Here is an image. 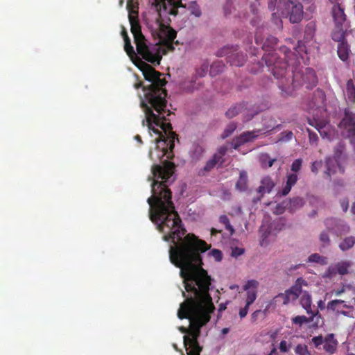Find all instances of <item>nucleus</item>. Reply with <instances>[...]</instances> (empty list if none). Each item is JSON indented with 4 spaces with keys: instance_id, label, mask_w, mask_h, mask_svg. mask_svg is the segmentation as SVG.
<instances>
[{
    "instance_id": "obj_1",
    "label": "nucleus",
    "mask_w": 355,
    "mask_h": 355,
    "mask_svg": "<svg viewBox=\"0 0 355 355\" xmlns=\"http://www.w3.org/2000/svg\"><path fill=\"white\" fill-rule=\"evenodd\" d=\"M162 159V158L161 159ZM162 161V164H153L151 172L152 196L147 200L150 205V218L157 225V229L164 234L163 239L166 241H171L174 246L169 250L170 260L176 267L180 268V275L183 279L184 287L196 280V276L207 271L202 268L200 254L209 248L207 243L193 234L186 233L181 218L175 211L172 201V192L168 189L175 165L168 160Z\"/></svg>"
},
{
    "instance_id": "obj_2",
    "label": "nucleus",
    "mask_w": 355,
    "mask_h": 355,
    "mask_svg": "<svg viewBox=\"0 0 355 355\" xmlns=\"http://www.w3.org/2000/svg\"><path fill=\"white\" fill-rule=\"evenodd\" d=\"M211 279L207 271L196 276V280L186 286L185 290L189 294L187 295L182 291L185 300L181 303L178 311L180 319L189 320V336H184V345L188 355H200L202 348L198 342L200 328L205 325L211 318V313L215 307L209 294Z\"/></svg>"
},
{
    "instance_id": "obj_3",
    "label": "nucleus",
    "mask_w": 355,
    "mask_h": 355,
    "mask_svg": "<svg viewBox=\"0 0 355 355\" xmlns=\"http://www.w3.org/2000/svg\"><path fill=\"white\" fill-rule=\"evenodd\" d=\"M182 1L159 0L156 1L158 17L155 21V32L162 44L163 48L157 44H151L146 40L141 33L137 17H135L131 14L135 0L127 1V9L129 11V21L131 26L130 31L134 37L137 51L146 61L153 64H159L162 54L174 51L173 44L177 33L170 26L171 20L169 16L175 17L178 15V8L183 6Z\"/></svg>"
},
{
    "instance_id": "obj_4",
    "label": "nucleus",
    "mask_w": 355,
    "mask_h": 355,
    "mask_svg": "<svg viewBox=\"0 0 355 355\" xmlns=\"http://www.w3.org/2000/svg\"><path fill=\"white\" fill-rule=\"evenodd\" d=\"M150 84L148 86H143L141 82H139L134 85L135 89L142 87L143 92L144 93V88L148 87L150 86L152 83L149 81ZM165 85H163L162 89L164 91V100L165 105L162 107V110H157L150 103H146V106L150 109L152 114V116L148 119L144 108L141 105L143 96H140V106L145 114V119L142 120V125L144 126L146 123L148 129L152 130L154 133L159 135L157 139H156V144L153 150H150L149 152V157L153 162H157L161 160L162 158L166 157L167 159H173L174 157L173 148L175 147V140L178 139V135L173 131L172 125L170 123V120L167 119L165 113L167 112V116L171 114L169 110H166L167 101L166 97L167 92L165 89Z\"/></svg>"
},
{
    "instance_id": "obj_5",
    "label": "nucleus",
    "mask_w": 355,
    "mask_h": 355,
    "mask_svg": "<svg viewBox=\"0 0 355 355\" xmlns=\"http://www.w3.org/2000/svg\"><path fill=\"white\" fill-rule=\"evenodd\" d=\"M124 50L135 64L142 71L144 78L152 83L150 87L144 88V97L141 102V105L149 119L153 115L150 109L146 106V103H150L157 110H162L165 105L164 91L162 87L166 84V81L164 78H161L163 76L162 73L157 71L153 67L142 61L137 56L131 45L129 37H126L124 41Z\"/></svg>"
},
{
    "instance_id": "obj_6",
    "label": "nucleus",
    "mask_w": 355,
    "mask_h": 355,
    "mask_svg": "<svg viewBox=\"0 0 355 355\" xmlns=\"http://www.w3.org/2000/svg\"><path fill=\"white\" fill-rule=\"evenodd\" d=\"M263 58L268 67H272L271 72L278 80V87L286 95H291L298 87L305 85L306 89H311L318 83V78L313 69L295 67L292 69V74L288 76L287 68L290 66L289 62H279L282 65H279V62H274L273 60L276 58L274 53L267 54Z\"/></svg>"
},
{
    "instance_id": "obj_7",
    "label": "nucleus",
    "mask_w": 355,
    "mask_h": 355,
    "mask_svg": "<svg viewBox=\"0 0 355 355\" xmlns=\"http://www.w3.org/2000/svg\"><path fill=\"white\" fill-rule=\"evenodd\" d=\"M263 28H259L255 33V42L257 44L262 45V49L266 51L262 57V60L266 62L263 57L267 54L274 53L276 55V58L273 60L274 62H291L295 60L296 55L286 46H281L279 51L284 54V58H280L277 53L274 51L275 46L277 44V39L272 35L267 37L265 40L262 37V32ZM279 65L282 64L279 63Z\"/></svg>"
},
{
    "instance_id": "obj_8",
    "label": "nucleus",
    "mask_w": 355,
    "mask_h": 355,
    "mask_svg": "<svg viewBox=\"0 0 355 355\" xmlns=\"http://www.w3.org/2000/svg\"><path fill=\"white\" fill-rule=\"evenodd\" d=\"M266 106L263 107H256L255 105H250L248 103H241L231 107L225 113V115L229 119H232L239 113H243L244 121H248L251 120L255 115L262 112L266 109Z\"/></svg>"
},
{
    "instance_id": "obj_9",
    "label": "nucleus",
    "mask_w": 355,
    "mask_h": 355,
    "mask_svg": "<svg viewBox=\"0 0 355 355\" xmlns=\"http://www.w3.org/2000/svg\"><path fill=\"white\" fill-rule=\"evenodd\" d=\"M217 56H225L228 62L232 66L241 67L246 60V55L238 51L237 46H226L217 52Z\"/></svg>"
},
{
    "instance_id": "obj_10",
    "label": "nucleus",
    "mask_w": 355,
    "mask_h": 355,
    "mask_svg": "<svg viewBox=\"0 0 355 355\" xmlns=\"http://www.w3.org/2000/svg\"><path fill=\"white\" fill-rule=\"evenodd\" d=\"M338 127L346 131V137L349 138L352 143H355V111L349 107L345 108L343 116Z\"/></svg>"
},
{
    "instance_id": "obj_11",
    "label": "nucleus",
    "mask_w": 355,
    "mask_h": 355,
    "mask_svg": "<svg viewBox=\"0 0 355 355\" xmlns=\"http://www.w3.org/2000/svg\"><path fill=\"white\" fill-rule=\"evenodd\" d=\"M293 23L300 22L303 17V6L297 1H288L285 4V11L282 12Z\"/></svg>"
},
{
    "instance_id": "obj_12",
    "label": "nucleus",
    "mask_w": 355,
    "mask_h": 355,
    "mask_svg": "<svg viewBox=\"0 0 355 355\" xmlns=\"http://www.w3.org/2000/svg\"><path fill=\"white\" fill-rule=\"evenodd\" d=\"M275 185V184L270 177L266 176L262 178L260 186L256 190L259 196L254 198L252 199V202L254 203L259 202L266 193H269L272 191Z\"/></svg>"
},
{
    "instance_id": "obj_13",
    "label": "nucleus",
    "mask_w": 355,
    "mask_h": 355,
    "mask_svg": "<svg viewBox=\"0 0 355 355\" xmlns=\"http://www.w3.org/2000/svg\"><path fill=\"white\" fill-rule=\"evenodd\" d=\"M260 130L247 131L241 133L239 136L234 138L232 141V146L234 149H238L242 145L252 141L258 137Z\"/></svg>"
},
{
    "instance_id": "obj_14",
    "label": "nucleus",
    "mask_w": 355,
    "mask_h": 355,
    "mask_svg": "<svg viewBox=\"0 0 355 355\" xmlns=\"http://www.w3.org/2000/svg\"><path fill=\"white\" fill-rule=\"evenodd\" d=\"M259 282L257 280H248L243 286V290L246 291V303L248 306H250L257 299V288Z\"/></svg>"
},
{
    "instance_id": "obj_15",
    "label": "nucleus",
    "mask_w": 355,
    "mask_h": 355,
    "mask_svg": "<svg viewBox=\"0 0 355 355\" xmlns=\"http://www.w3.org/2000/svg\"><path fill=\"white\" fill-rule=\"evenodd\" d=\"M352 265L353 263L351 261H341L336 263L334 266H329L328 268V272L331 275H347L349 273V268L352 266Z\"/></svg>"
},
{
    "instance_id": "obj_16",
    "label": "nucleus",
    "mask_w": 355,
    "mask_h": 355,
    "mask_svg": "<svg viewBox=\"0 0 355 355\" xmlns=\"http://www.w3.org/2000/svg\"><path fill=\"white\" fill-rule=\"evenodd\" d=\"M326 171L325 174L330 178L331 175L334 174L337 170H339L342 173L344 169L341 167L339 161L336 159L327 157L325 160Z\"/></svg>"
},
{
    "instance_id": "obj_17",
    "label": "nucleus",
    "mask_w": 355,
    "mask_h": 355,
    "mask_svg": "<svg viewBox=\"0 0 355 355\" xmlns=\"http://www.w3.org/2000/svg\"><path fill=\"white\" fill-rule=\"evenodd\" d=\"M300 304L306 310V312L309 315L315 314V316L317 315L319 312L318 311H313L311 308L312 304V298L311 295L308 292H304L301 296L300 300Z\"/></svg>"
},
{
    "instance_id": "obj_18",
    "label": "nucleus",
    "mask_w": 355,
    "mask_h": 355,
    "mask_svg": "<svg viewBox=\"0 0 355 355\" xmlns=\"http://www.w3.org/2000/svg\"><path fill=\"white\" fill-rule=\"evenodd\" d=\"M284 227V223L282 218H278L272 221V223H271V224L270 225L269 231L266 232L262 235L263 239L262 241L260 242L261 245L263 246V245L267 244V243L265 241V239L267 238L268 235L272 232V231H280L283 229Z\"/></svg>"
},
{
    "instance_id": "obj_19",
    "label": "nucleus",
    "mask_w": 355,
    "mask_h": 355,
    "mask_svg": "<svg viewBox=\"0 0 355 355\" xmlns=\"http://www.w3.org/2000/svg\"><path fill=\"white\" fill-rule=\"evenodd\" d=\"M332 15L336 25L343 26L346 21V15L339 4L334 5L332 8Z\"/></svg>"
},
{
    "instance_id": "obj_20",
    "label": "nucleus",
    "mask_w": 355,
    "mask_h": 355,
    "mask_svg": "<svg viewBox=\"0 0 355 355\" xmlns=\"http://www.w3.org/2000/svg\"><path fill=\"white\" fill-rule=\"evenodd\" d=\"M337 340L334 338L333 334L327 335L324 341L323 349L329 354H333L336 349Z\"/></svg>"
},
{
    "instance_id": "obj_21",
    "label": "nucleus",
    "mask_w": 355,
    "mask_h": 355,
    "mask_svg": "<svg viewBox=\"0 0 355 355\" xmlns=\"http://www.w3.org/2000/svg\"><path fill=\"white\" fill-rule=\"evenodd\" d=\"M350 52L349 46L347 41L341 42L338 44V50L337 53L339 58L345 62L347 61L349 58V55Z\"/></svg>"
},
{
    "instance_id": "obj_22",
    "label": "nucleus",
    "mask_w": 355,
    "mask_h": 355,
    "mask_svg": "<svg viewBox=\"0 0 355 355\" xmlns=\"http://www.w3.org/2000/svg\"><path fill=\"white\" fill-rule=\"evenodd\" d=\"M308 123L310 125L317 129L321 136L323 135V133L326 134L324 131H322L327 124V121L326 119H318L314 116L313 119H308Z\"/></svg>"
},
{
    "instance_id": "obj_23",
    "label": "nucleus",
    "mask_w": 355,
    "mask_h": 355,
    "mask_svg": "<svg viewBox=\"0 0 355 355\" xmlns=\"http://www.w3.org/2000/svg\"><path fill=\"white\" fill-rule=\"evenodd\" d=\"M331 38L338 44L346 41L345 31H344L343 26L335 25V28L331 33Z\"/></svg>"
},
{
    "instance_id": "obj_24",
    "label": "nucleus",
    "mask_w": 355,
    "mask_h": 355,
    "mask_svg": "<svg viewBox=\"0 0 355 355\" xmlns=\"http://www.w3.org/2000/svg\"><path fill=\"white\" fill-rule=\"evenodd\" d=\"M286 178L287 180L286 185L284 186L282 191V196H286L287 194H288L292 187L296 184L298 180L297 175L296 173L288 174Z\"/></svg>"
},
{
    "instance_id": "obj_25",
    "label": "nucleus",
    "mask_w": 355,
    "mask_h": 355,
    "mask_svg": "<svg viewBox=\"0 0 355 355\" xmlns=\"http://www.w3.org/2000/svg\"><path fill=\"white\" fill-rule=\"evenodd\" d=\"M235 187L241 192L246 191L248 189V174L246 171H242L240 172Z\"/></svg>"
},
{
    "instance_id": "obj_26",
    "label": "nucleus",
    "mask_w": 355,
    "mask_h": 355,
    "mask_svg": "<svg viewBox=\"0 0 355 355\" xmlns=\"http://www.w3.org/2000/svg\"><path fill=\"white\" fill-rule=\"evenodd\" d=\"M306 282L302 277H299L288 290L299 297L302 291V286H306Z\"/></svg>"
},
{
    "instance_id": "obj_27",
    "label": "nucleus",
    "mask_w": 355,
    "mask_h": 355,
    "mask_svg": "<svg viewBox=\"0 0 355 355\" xmlns=\"http://www.w3.org/2000/svg\"><path fill=\"white\" fill-rule=\"evenodd\" d=\"M355 245V237L347 236L345 237L339 244V248L343 251L345 252L353 248Z\"/></svg>"
},
{
    "instance_id": "obj_28",
    "label": "nucleus",
    "mask_w": 355,
    "mask_h": 355,
    "mask_svg": "<svg viewBox=\"0 0 355 355\" xmlns=\"http://www.w3.org/2000/svg\"><path fill=\"white\" fill-rule=\"evenodd\" d=\"M225 65L220 61H216L210 66L209 74L211 76H215L223 72Z\"/></svg>"
},
{
    "instance_id": "obj_29",
    "label": "nucleus",
    "mask_w": 355,
    "mask_h": 355,
    "mask_svg": "<svg viewBox=\"0 0 355 355\" xmlns=\"http://www.w3.org/2000/svg\"><path fill=\"white\" fill-rule=\"evenodd\" d=\"M309 318L305 315H297L292 318V322L293 324H298L302 326L304 323H309L313 320L315 317V314L309 315Z\"/></svg>"
},
{
    "instance_id": "obj_30",
    "label": "nucleus",
    "mask_w": 355,
    "mask_h": 355,
    "mask_svg": "<svg viewBox=\"0 0 355 355\" xmlns=\"http://www.w3.org/2000/svg\"><path fill=\"white\" fill-rule=\"evenodd\" d=\"M182 4L183 6H185V7L182 6V8H187L191 11V14L196 17H200L201 15V10L196 1H191L188 5L183 3ZM180 8V7H178V9Z\"/></svg>"
},
{
    "instance_id": "obj_31",
    "label": "nucleus",
    "mask_w": 355,
    "mask_h": 355,
    "mask_svg": "<svg viewBox=\"0 0 355 355\" xmlns=\"http://www.w3.org/2000/svg\"><path fill=\"white\" fill-rule=\"evenodd\" d=\"M276 159H271L268 154L261 155L260 157V162L262 167L270 168L276 162Z\"/></svg>"
},
{
    "instance_id": "obj_32",
    "label": "nucleus",
    "mask_w": 355,
    "mask_h": 355,
    "mask_svg": "<svg viewBox=\"0 0 355 355\" xmlns=\"http://www.w3.org/2000/svg\"><path fill=\"white\" fill-rule=\"evenodd\" d=\"M347 93L349 100L352 103H355V86L352 80L347 81Z\"/></svg>"
},
{
    "instance_id": "obj_33",
    "label": "nucleus",
    "mask_w": 355,
    "mask_h": 355,
    "mask_svg": "<svg viewBox=\"0 0 355 355\" xmlns=\"http://www.w3.org/2000/svg\"><path fill=\"white\" fill-rule=\"evenodd\" d=\"M304 200L300 197H295L291 200L289 208L291 210H296L302 207L304 205Z\"/></svg>"
},
{
    "instance_id": "obj_34",
    "label": "nucleus",
    "mask_w": 355,
    "mask_h": 355,
    "mask_svg": "<svg viewBox=\"0 0 355 355\" xmlns=\"http://www.w3.org/2000/svg\"><path fill=\"white\" fill-rule=\"evenodd\" d=\"M219 221L220 223L225 225V229L230 232V235H233L234 229L231 225L228 217L226 215H222L219 218Z\"/></svg>"
},
{
    "instance_id": "obj_35",
    "label": "nucleus",
    "mask_w": 355,
    "mask_h": 355,
    "mask_svg": "<svg viewBox=\"0 0 355 355\" xmlns=\"http://www.w3.org/2000/svg\"><path fill=\"white\" fill-rule=\"evenodd\" d=\"M218 163H220V162L217 159V157H214L213 155L212 158L209 159L204 168H203V171H206V172H209L211 170H212L215 166L216 165L218 164Z\"/></svg>"
},
{
    "instance_id": "obj_36",
    "label": "nucleus",
    "mask_w": 355,
    "mask_h": 355,
    "mask_svg": "<svg viewBox=\"0 0 355 355\" xmlns=\"http://www.w3.org/2000/svg\"><path fill=\"white\" fill-rule=\"evenodd\" d=\"M295 352L297 355H311V352L305 344H298L295 348Z\"/></svg>"
},
{
    "instance_id": "obj_37",
    "label": "nucleus",
    "mask_w": 355,
    "mask_h": 355,
    "mask_svg": "<svg viewBox=\"0 0 355 355\" xmlns=\"http://www.w3.org/2000/svg\"><path fill=\"white\" fill-rule=\"evenodd\" d=\"M308 262L325 263V258L318 253L311 254L308 258Z\"/></svg>"
},
{
    "instance_id": "obj_38",
    "label": "nucleus",
    "mask_w": 355,
    "mask_h": 355,
    "mask_svg": "<svg viewBox=\"0 0 355 355\" xmlns=\"http://www.w3.org/2000/svg\"><path fill=\"white\" fill-rule=\"evenodd\" d=\"M209 64L207 62H205L202 64L200 67L196 70V74L198 77H204L207 74Z\"/></svg>"
},
{
    "instance_id": "obj_39",
    "label": "nucleus",
    "mask_w": 355,
    "mask_h": 355,
    "mask_svg": "<svg viewBox=\"0 0 355 355\" xmlns=\"http://www.w3.org/2000/svg\"><path fill=\"white\" fill-rule=\"evenodd\" d=\"M227 151V148L226 146H220L214 156L217 157V159L220 162V164H222L224 162L223 157Z\"/></svg>"
},
{
    "instance_id": "obj_40",
    "label": "nucleus",
    "mask_w": 355,
    "mask_h": 355,
    "mask_svg": "<svg viewBox=\"0 0 355 355\" xmlns=\"http://www.w3.org/2000/svg\"><path fill=\"white\" fill-rule=\"evenodd\" d=\"M236 125L235 123H230L224 130L223 133L221 135V137L223 139H225V138L228 137L234 132V131L236 130Z\"/></svg>"
},
{
    "instance_id": "obj_41",
    "label": "nucleus",
    "mask_w": 355,
    "mask_h": 355,
    "mask_svg": "<svg viewBox=\"0 0 355 355\" xmlns=\"http://www.w3.org/2000/svg\"><path fill=\"white\" fill-rule=\"evenodd\" d=\"M345 303L342 300H334L328 302L327 308L329 310L335 311L338 304Z\"/></svg>"
},
{
    "instance_id": "obj_42",
    "label": "nucleus",
    "mask_w": 355,
    "mask_h": 355,
    "mask_svg": "<svg viewBox=\"0 0 355 355\" xmlns=\"http://www.w3.org/2000/svg\"><path fill=\"white\" fill-rule=\"evenodd\" d=\"M302 159H296L294 160L291 164V171L296 173L299 171H300L302 168Z\"/></svg>"
},
{
    "instance_id": "obj_43",
    "label": "nucleus",
    "mask_w": 355,
    "mask_h": 355,
    "mask_svg": "<svg viewBox=\"0 0 355 355\" xmlns=\"http://www.w3.org/2000/svg\"><path fill=\"white\" fill-rule=\"evenodd\" d=\"M343 150V146L341 144L338 145L334 150V157H331L332 159H336L338 161L341 158Z\"/></svg>"
},
{
    "instance_id": "obj_44",
    "label": "nucleus",
    "mask_w": 355,
    "mask_h": 355,
    "mask_svg": "<svg viewBox=\"0 0 355 355\" xmlns=\"http://www.w3.org/2000/svg\"><path fill=\"white\" fill-rule=\"evenodd\" d=\"M324 338L322 336H315L311 339V342L316 348H320V346L324 344Z\"/></svg>"
},
{
    "instance_id": "obj_45",
    "label": "nucleus",
    "mask_w": 355,
    "mask_h": 355,
    "mask_svg": "<svg viewBox=\"0 0 355 355\" xmlns=\"http://www.w3.org/2000/svg\"><path fill=\"white\" fill-rule=\"evenodd\" d=\"M291 347V344H288L286 340H282L279 343V349L281 352L286 353L288 352Z\"/></svg>"
},
{
    "instance_id": "obj_46",
    "label": "nucleus",
    "mask_w": 355,
    "mask_h": 355,
    "mask_svg": "<svg viewBox=\"0 0 355 355\" xmlns=\"http://www.w3.org/2000/svg\"><path fill=\"white\" fill-rule=\"evenodd\" d=\"M293 134L291 131L283 132L281 134L279 141H288L292 139Z\"/></svg>"
},
{
    "instance_id": "obj_47",
    "label": "nucleus",
    "mask_w": 355,
    "mask_h": 355,
    "mask_svg": "<svg viewBox=\"0 0 355 355\" xmlns=\"http://www.w3.org/2000/svg\"><path fill=\"white\" fill-rule=\"evenodd\" d=\"M322 161H315L312 163L311 166V170L313 173H317L319 169L322 167Z\"/></svg>"
},
{
    "instance_id": "obj_48",
    "label": "nucleus",
    "mask_w": 355,
    "mask_h": 355,
    "mask_svg": "<svg viewBox=\"0 0 355 355\" xmlns=\"http://www.w3.org/2000/svg\"><path fill=\"white\" fill-rule=\"evenodd\" d=\"M210 254L215 258L216 261H220L222 259V252L217 249H213Z\"/></svg>"
},
{
    "instance_id": "obj_49",
    "label": "nucleus",
    "mask_w": 355,
    "mask_h": 355,
    "mask_svg": "<svg viewBox=\"0 0 355 355\" xmlns=\"http://www.w3.org/2000/svg\"><path fill=\"white\" fill-rule=\"evenodd\" d=\"M286 291L283 293H279L277 295L275 298L281 300L282 301V304L286 305L288 304V297L287 296Z\"/></svg>"
},
{
    "instance_id": "obj_50",
    "label": "nucleus",
    "mask_w": 355,
    "mask_h": 355,
    "mask_svg": "<svg viewBox=\"0 0 355 355\" xmlns=\"http://www.w3.org/2000/svg\"><path fill=\"white\" fill-rule=\"evenodd\" d=\"M320 240L324 244H329L330 242L329 236L326 232H321L320 234Z\"/></svg>"
},
{
    "instance_id": "obj_51",
    "label": "nucleus",
    "mask_w": 355,
    "mask_h": 355,
    "mask_svg": "<svg viewBox=\"0 0 355 355\" xmlns=\"http://www.w3.org/2000/svg\"><path fill=\"white\" fill-rule=\"evenodd\" d=\"M232 6V2L230 0H227L225 5L224 6V12L227 16L232 14L231 8Z\"/></svg>"
},
{
    "instance_id": "obj_52",
    "label": "nucleus",
    "mask_w": 355,
    "mask_h": 355,
    "mask_svg": "<svg viewBox=\"0 0 355 355\" xmlns=\"http://www.w3.org/2000/svg\"><path fill=\"white\" fill-rule=\"evenodd\" d=\"M243 253H244V249L236 247V248L232 249V256L236 258V257L242 255Z\"/></svg>"
},
{
    "instance_id": "obj_53",
    "label": "nucleus",
    "mask_w": 355,
    "mask_h": 355,
    "mask_svg": "<svg viewBox=\"0 0 355 355\" xmlns=\"http://www.w3.org/2000/svg\"><path fill=\"white\" fill-rule=\"evenodd\" d=\"M249 307H250V306H248L247 304H245V306L243 308L240 309L239 316L241 318H243L247 315V314L248 313Z\"/></svg>"
},
{
    "instance_id": "obj_54",
    "label": "nucleus",
    "mask_w": 355,
    "mask_h": 355,
    "mask_svg": "<svg viewBox=\"0 0 355 355\" xmlns=\"http://www.w3.org/2000/svg\"><path fill=\"white\" fill-rule=\"evenodd\" d=\"M287 296L288 297V303L292 300L294 301L298 298L297 295H295V294L291 292L288 289L286 291Z\"/></svg>"
},
{
    "instance_id": "obj_55",
    "label": "nucleus",
    "mask_w": 355,
    "mask_h": 355,
    "mask_svg": "<svg viewBox=\"0 0 355 355\" xmlns=\"http://www.w3.org/2000/svg\"><path fill=\"white\" fill-rule=\"evenodd\" d=\"M287 296L288 297V303L292 300L294 301L298 298L297 295H295V294L291 292L288 289L286 291Z\"/></svg>"
},
{
    "instance_id": "obj_56",
    "label": "nucleus",
    "mask_w": 355,
    "mask_h": 355,
    "mask_svg": "<svg viewBox=\"0 0 355 355\" xmlns=\"http://www.w3.org/2000/svg\"><path fill=\"white\" fill-rule=\"evenodd\" d=\"M340 206L343 209V210L345 212L347 211V209H348V207H349V201L347 199H343L341 202H340Z\"/></svg>"
},
{
    "instance_id": "obj_57",
    "label": "nucleus",
    "mask_w": 355,
    "mask_h": 355,
    "mask_svg": "<svg viewBox=\"0 0 355 355\" xmlns=\"http://www.w3.org/2000/svg\"><path fill=\"white\" fill-rule=\"evenodd\" d=\"M295 49V51L297 53H300L302 51H304V45H302V42L300 41H298V44L296 47H294Z\"/></svg>"
},
{
    "instance_id": "obj_58",
    "label": "nucleus",
    "mask_w": 355,
    "mask_h": 355,
    "mask_svg": "<svg viewBox=\"0 0 355 355\" xmlns=\"http://www.w3.org/2000/svg\"><path fill=\"white\" fill-rule=\"evenodd\" d=\"M309 133L311 143L315 142L318 140V135L315 132L309 131Z\"/></svg>"
},
{
    "instance_id": "obj_59",
    "label": "nucleus",
    "mask_w": 355,
    "mask_h": 355,
    "mask_svg": "<svg viewBox=\"0 0 355 355\" xmlns=\"http://www.w3.org/2000/svg\"><path fill=\"white\" fill-rule=\"evenodd\" d=\"M261 310H257L255 311L254 312H253V313L252 314V321H256L257 318H258V315L259 314L261 313Z\"/></svg>"
},
{
    "instance_id": "obj_60",
    "label": "nucleus",
    "mask_w": 355,
    "mask_h": 355,
    "mask_svg": "<svg viewBox=\"0 0 355 355\" xmlns=\"http://www.w3.org/2000/svg\"><path fill=\"white\" fill-rule=\"evenodd\" d=\"M318 307L320 310H323V309H324V308H325L324 301H323V300H319V301L318 302Z\"/></svg>"
},
{
    "instance_id": "obj_61",
    "label": "nucleus",
    "mask_w": 355,
    "mask_h": 355,
    "mask_svg": "<svg viewBox=\"0 0 355 355\" xmlns=\"http://www.w3.org/2000/svg\"><path fill=\"white\" fill-rule=\"evenodd\" d=\"M318 94H319V98H320V103H321V104H322L324 101L325 96H324V93H322V92H318Z\"/></svg>"
},
{
    "instance_id": "obj_62",
    "label": "nucleus",
    "mask_w": 355,
    "mask_h": 355,
    "mask_svg": "<svg viewBox=\"0 0 355 355\" xmlns=\"http://www.w3.org/2000/svg\"><path fill=\"white\" fill-rule=\"evenodd\" d=\"M345 292V288L343 287L342 288L340 289H338V290H336L335 291V294L336 296H339L342 293H343Z\"/></svg>"
},
{
    "instance_id": "obj_63",
    "label": "nucleus",
    "mask_w": 355,
    "mask_h": 355,
    "mask_svg": "<svg viewBox=\"0 0 355 355\" xmlns=\"http://www.w3.org/2000/svg\"><path fill=\"white\" fill-rule=\"evenodd\" d=\"M121 35L123 37L124 41L125 40L126 37H128L126 30L123 28L121 31Z\"/></svg>"
},
{
    "instance_id": "obj_64",
    "label": "nucleus",
    "mask_w": 355,
    "mask_h": 355,
    "mask_svg": "<svg viewBox=\"0 0 355 355\" xmlns=\"http://www.w3.org/2000/svg\"><path fill=\"white\" fill-rule=\"evenodd\" d=\"M314 26L315 25L313 24V23H309L307 26H306V31L308 30H310V31H313V28H314Z\"/></svg>"
}]
</instances>
